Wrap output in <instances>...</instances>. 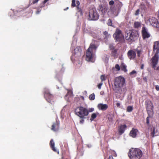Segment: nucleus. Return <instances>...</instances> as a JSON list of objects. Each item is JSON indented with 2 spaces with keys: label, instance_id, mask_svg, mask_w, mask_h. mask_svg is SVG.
<instances>
[{
  "label": "nucleus",
  "instance_id": "nucleus-30",
  "mask_svg": "<svg viewBox=\"0 0 159 159\" xmlns=\"http://www.w3.org/2000/svg\"><path fill=\"white\" fill-rule=\"evenodd\" d=\"M133 106H128L126 109V111L128 112H131L133 110Z\"/></svg>",
  "mask_w": 159,
  "mask_h": 159
},
{
  "label": "nucleus",
  "instance_id": "nucleus-29",
  "mask_svg": "<svg viewBox=\"0 0 159 159\" xmlns=\"http://www.w3.org/2000/svg\"><path fill=\"white\" fill-rule=\"evenodd\" d=\"M110 10L112 13L113 14H114L116 11V9L115 7L111 6L110 7Z\"/></svg>",
  "mask_w": 159,
  "mask_h": 159
},
{
  "label": "nucleus",
  "instance_id": "nucleus-15",
  "mask_svg": "<svg viewBox=\"0 0 159 159\" xmlns=\"http://www.w3.org/2000/svg\"><path fill=\"white\" fill-rule=\"evenodd\" d=\"M142 38L143 39H148L151 36V35L147 31V30L145 27H143L142 28Z\"/></svg>",
  "mask_w": 159,
  "mask_h": 159
},
{
  "label": "nucleus",
  "instance_id": "nucleus-32",
  "mask_svg": "<svg viewBox=\"0 0 159 159\" xmlns=\"http://www.w3.org/2000/svg\"><path fill=\"white\" fill-rule=\"evenodd\" d=\"M76 8H77V10L78 11V12H80V14L82 15V9L80 7H79V6H77Z\"/></svg>",
  "mask_w": 159,
  "mask_h": 159
},
{
  "label": "nucleus",
  "instance_id": "nucleus-47",
  "mask_svg": "<svg viewBox=\"0 0 159 159\" xmlns=\"http://www.w3.org/2000/svg\"><path fill=\"white\" fill-rule=\"evenodd\" d=\"M155 89L157 91L159 90V86L157 85L155 86Z\"/></svg>",
  "mask_w": 159,
  "mask_h": 159
},
{
  "label": "nucleus",
  "instance_id": "nucleus-8",
  "mask_svg": "<svg viewBox=\"0 0 159 159\" xmlns=\"http://www.w3.org/2000/svg\"><path fill=\"white\" fill-rule=\"evenodd\" d=\"M159 59V55L155 54L151 59V66L152 68H155L157 65Z\"/></svg>",
  "mask_w": 159,
  "mask_h": 159
},
{
  "label": "nucleus",
  "instance_id": "nucleus-49",
  "mask_svg": "<svg viewBox=\"0 0 159 159\" xmlns=\"http://www.w3.org/2000/svg\"><path fill=\"white\" fill-rule=\"evenodd\" d=\"M41 10H38L36 12V13L37 14H39Z\"/></svg>",
  "mask_w": 159,
  "mask_h": 159
},
{
  "label": "nucleus",
  "instance_id": "nucleus-3",
  "mask_svg": "<svg viewBox=\"0 0 159 159\" xmlns=\"http://www.w3.org/2000/svg\"><path fill=\"white\" fill-rule=\"evenodd\" d=\"M75 115L80 118H86V116L88 115V109L82 106L77 107L75 110Z\"/></svg>",
  "mask_w": 159,
  "mask_h": 159
},
{
  "label": "nucleus",
  "instance_id": "nucleus-45",
  "mask_svg": "<svg viewBox=\"0 0 159 159\" xmlns=\"http://www.w3.org/2000/svg\"><path fill=\"white\" fill-rule=\"evenodd\" d=\"M136 72L135 71L133 70L130 73V75H132L134 74H136Z\"/></svg>",
  "mask_w": 159,
  "mask_h": 159
},
{
  "label": "nucleus",
  "instance_id": "nucleus-4",
  "mask_svg": "<svg viewBox=\"0 0 159 159\" xmlns=\"http://www.w3.org/2000/svg\"><path fill=\"white\" fill-rule=\"evenodd\" d=\"M97 46L91 43L89 48L88 49L86 53V60L87 61L93 62V58L94 54L93 53V49L96 50L97 48Z\"/></svg>",
  "mask_w": 159,
  "mask_h": 159
},
{
  "label": "nucleus",
  "instance_id": "nucleus-51",
  "mask_svg": "<svg viewBox=\"0 0 159 159\" xmlns=\"http://www.w3.org/2000/svg\"><path fill=\"white\" fill-rule=\"evenodd\" d=\"M116 106L118 107H120V104L119 103L117 102V103H116Z\"/></svg>",
  "mask_w": 159,
  "mask_h": 159
},
{
  "label": "nucleus",
  "instance_id": "nucleus-43",
  "mask_svg": "<svg viewBox=\"0 0 159 159\" xmlns=\"http://www.w3.org/2000/svg\"><path fill=\"white\" fill-rule=\"evenodd\" d=\"M114 4V2L113 0L110 1L109 2V4L110 5H112Z\"/></svg>",
  "mask_w": 159,
  "mask_h": 159
},
{
  "label": "nucleus",
  "instance_id": "nucleus-41",
  "mask_svg": "<svg viewBox=\"0 0 159 159\" xmlns=\"http://www.w3.org/2000/svg\"><path fill=\"white\" fill-rule=\"evenodd\" d=\"M81 119V120H80V124H83L84 122V119H85V118H80Z\"/></svg>",
  "mask_w": 159,
  "mask_h": 159
},
{
  "label": "nucleus",
  "instance_id": "nucleus-55",
  "mask_svg": "<svg viewBox=\"0 0 159 159\" xmlns=\"http://www.w3.org/2000/svg\"><path fill=\"white\" fill-rule=\"evenodd\" d=\"M98 40H100L101 41L102 40V39H99Z\"/></svg>",
  "mask_w": 159,
  "mask_h": 159
},
{
  "label": "nucleus",
  "instance_id": "nucleus-13",
  "mask_svg": "<svg viewBox=\"0 0 159 159\" xmlns=\"http://www.w3.org/2000/svg\"><path fill=\"white\" fill-rule=\"evenodd\" d=\"M153 106L152 103L151 101H148L147 102L146 105V109L148 114H151L153 115Z\"/></svg>",
  "mask_w": 159,
  "mask_h": 159
},
{
  "label": "nucleus",
  "instance_id": "nucleus-46",
  "mask_svg": "<svg viewBox=\"0 0 159 159\" xmlns=\"http://www.w3.org/2000/svg\"><path fill=\"white\" fill-rule=\"evenodd\" d=\"M102 85V83H100L98 85V87L99 89H100L101 87V86Z\"/></svg>",
  "mask_w": 159,
  "mask_h": 159
},
{
  "label": "nucleus",
  "instance_id": "nucleus-16",
  "mask_svg": "<svg viewBox=\"0 0 159 159\" xmlns=\"http://www.w3.org/2000/svg\"><path fill=\"white\" fill-rule=\"evenodd\" d=\"M153 52L158 54L159 53V41L154 42L153 45Z\"/></svg>",
  "mask_w": 159,
  "mask_h": 159
},
{
  "label": "nucleus",
  "instance_id": "nucleus-23",
  "mask_svg": "<svg viewBox=\"0 0 159 159\" xmlns=\"http://www.w3.org/2000/svg\"><path fill=\"white\" fill-rule=\"evenodd\" d=\"M120 69L121 70L125 72H126L127 71V70L126 69V66L124 63H122L120 65Z\"/></svg>",
  "mask_w": 159,
  "mask_h": 159
},
{
  "label": "nucleus",
  "instance_id": "nucleus-28",
  "mask_svg": "<svg viewBox=\"0 0 159 159\" xmlns=\"http://www.w3.org/2000/svg\"><path fill=\"white\" fill-rule=\"evenodd\" d=\"M141 26L140 23L138 22H135L134 23V27L136 28H138Z\"/></svg>",
  "mask_w": 159,
  "mask_h": 159
},
{
  "label": "nucleus",
  "instance_id": "nucleus-7",
  "mask_svg": "<svg viewBox=\"0 0 159 159\" xmlns=\"http://www.w3.org/2000/svg\"><path fill=\"white\" fill-rule=\"evenodd\" d=\"M99 15L95 9L90 10L89 14V19L90 20H96L99 18Z\"/></svg>",
  "mask_w": 159,
  "mask_h": 159
},
{
  "label": "nucleus",
  "instance_id": "nucleus-31",
  "mask_svg": "<svg viewBox=\"0 0 159 159\" xmlns=\"http://www.w3.org/2000/svg\"><path fill=\"white\" fill-rule=\"evenodd\" d=\"M95 95L94 93L91 94L89 96V99L91 100H93L95 99Z\"/></svg>",
  "mask_w": 159,
  "mask_h": 159
},
{
  "label": "nucleus",
  "instance_id": "nucleus-35",
  "mask_svg": "<svg viewBox=\"0 0 159 159\" xmlns=\"http://www.w3.org/2000/svg\"><path fill=\"white\" fill-rule=\"evenodd\" d=\"M112 20L111 19H109L108 20V22L107 23V25L109 26H112Z\"/></svg>",
  "mask_w": 159,
  "mask_h": 159
},
{
  "label": "nucleus",
  "instance_id": "nucleus-26",
  "mask_svg": "<svg viewBox=\"0 0 159 159\" xmlns=\"http://www.w3.org/2000/svg\"><path fill=\"white\" fill-rule=\"evenodd\" d=\"M148 116L147 117L146 119V123L147 125H148L149 123V118H152V115H151V114L150 113L148 114Z\"/></svg>",
  "mask_w": 159,
  "mask_h": 159
},
{
  "label": "nucleus",
  "instance_id": "nucleus-20",
  "mask_svg": "<svg viewBox=\"0 0 159 159\" xmlns=\"http://www.w3.org/2000/svg\"><path fill=\"white\" fill-rule=\"evenodd\" d=\"M98 108L102 111L106 110L108 108V105L106 104H103L102 103L99 104L98 105Z\"/></svg>",
  "mask_w": 159,
  "mask_h": 159
},
{
  "label": "nucleus",
  "instance_id": "nucleus-27",
  "mask_svg": "<svg viewBox=\"0 0 159 159\" xmlns=\"http://www.w3.org/2000/svg\"><path fill=\"white\" fill-rule=\"evenodd\" d=\"M97 116V115L96 113H93L91 116L90 120L91 121H93Z\"/></svg>",
  "mask_w": 159,
  "mask_h": 159
},
{
  "label": "nucleus",
  "instance_id": "nucleus-33",
  "mask_svg": "<svg viewBox=\"0 0 159 159\" xmlns=\"http://www.w3.org/2000/svg\"><path fill=\"white\" fill-rule=\"evenodd\" d=\"M115 68L117 71H119L120 69V67L118 64H116L115 65Z\"/></svg>",
  "mask_w": 159,
  "mask_h": 159
},
{
  "label": "nucleus",
  "instance_id": "nucleus-9",
  "mask_svg": "<svg viewBox=\"0 0 159 159\" xmlns=\"http://www.w3.org/2000/svg\"><path fill=\"white\" fill-rule=\"evenodd\" d=\"M82 53V49L80 47L77 46L74 50L73 54L74 57L79 58L81 57Z\"/></svg>",
  "mask_w": 159,
  "mask_h": 159
},
{
  "label": "nucleus",
  "instance_id": "nucleus-11",
  "mask_svg": "<svg viewBox=\"0 0 159 159\" xmlns=\"http://www.w3.org/2000/svg\"><path fill=\"white\" fill-rule=\"evenodd\" d=\"M139 7L141 10L146 12L148 9L151 8V5L148 2H146L145 4L142 2L139 5Z\"/></svg>",
  "mask_w": 159,
  "mask_h": 159
},
{
  "label": "nucleus",
  "instance_id": "nucleus-54",
  "mask_svg": "<svg viewBox=\"0 0 159 159\" xmlns=\"http://www.w3.org/2000/svg\"><path fill=\"white\" fill-rule=\"evenodd\" d=\"M144 68V65L143 64H142L141 66V69H143Z\"/></svg>",
  "mask_w": 159,
  "mask_h": 159
},
{
  "label": "nucleus",
  "instance_id": "nucleus-10",
  "mask_svg": "<svg viewBox=\"0 0 159 159\" xmlns=\"http://www.w3.org/2000/svg\"><path fill=\"white\" fill-rule=\"evenodd\" d=\"M44 96L45 98L48 102L51 104L54 102L53 95L49 92H45L44 93Z\"/></svg>",
  "mask_w": 159,
  "mask_h": 159
},
{
  "label": "nucleus",
  "instance_id": "nucleus-19",
  "mask_svg": "<svg viewBox=\"0 0 159 159\" xmlns=\"http://www.w3.org/2000/svg\"><path fill=\"white\" fill-rule=\"evenodd\" d=\"M127 128L126 125H121L119 126L118 128V132L120 135L122 134L124 132Z\"/></svg>",
  "mask_w": 159,
  "mask_h": 159
},
{
  "label": "nucleus",
  "instance_id": "nucleus-48",
  "mask_svg": "<svg viewBox=\"0 0 159 159\" xmlns=\"http://www.w3.org/2000/svg\"><path fill=\"white\" fill-rule=\"evenodd\" d=\"M49 0H44L43 2V4L44 6H43V7H44V4L46 3Z\"/></svg>",
  "mask_w": 159,
  "mask_h": 159
},
{
  "label": "nucleus",
  "instance_id": "nucleus-18",
  "mask_svg": "<svg viewBox=\"0 0 159 159\" xmlns=\"http://www.w3.org/2000/svg\"><path fill=\"white\" fill-rule=\"evenodd\" d=\"M59 123L56 120L52 124L51 129L54 132L57 131L59 129Z\"/></svg>",
  "mask_w": 159,
  "mask_h": 159
},
{
  "label": "nucleus",
  "instance_id": "nucleus-40",
  "mask_svg": "<svg viewBox=\"0 0 159 159\" xmlns=\"http://www.w3.org/2000/svg\"><path fill=\"white\" fill-rule=\"evenodd\" d=\"M94 110L93 108H91L89 109L88 110V114H89V112H92Z\"/></svg>",
  "mask_w": 159,
  "mask_h": 159
},
{
  "label": "nucleus",
  "instance_id": "nucleus-50",
  "mask_svg": "<svg viewBox=\"0 0 159 159\" xmlns=\"http://www.w3.org/2000/svg\"><path fill=\"white\" fill-rule=\"evenodd\" d=\"M76 4H77V6H79L80 4V2L79 1H76Z\"/></svg>",
  "mask_w": 159,
  "mask_h": 159
},
{
  "label": "nucleus",
  "instance_id": "nucleus-25",
  "mask_svg": "<svg viewBox=\"0 0 159 159\" xmlns=\"http://www.w3.org/2000/svg\"><path fill=\"white\" fill-rule=\"evenodd\" d=\"M103 34L104 35L103 39H108L110 37V35L108 34L107 32L106 31H104L103 33Z\"/></svg>",
  "mask_w": 159,
  "mask_h": 159
},
{
  "label": "nucleus",
  "instance_id": "nucleus-37",
  "mask_svg": "<svg viewBox=\"0 0 159 159\" xmlns=\"http://www.w3.org/2000/svg\"><path fill=\"white\" fill-rule=\"evenodd\" d=\"M71 6L73 7H75L76 6L75 1V0H72Z\"/></svg>",
  "mask_w": 159,
  "mask_h": 159
},
{
  "label": "nucleus",
  "instance_id": "nucleus-52",
  "mask_svg": "<svg viewBox=\"0 0 159 159\" xmlns=\"http://www.w3.org/2000/svg\"><path fill=\"white\" fill-rule=\"evenodd\" d=\"M108 159H114L112 156H109V157Z\"/></svg>",
  "mask_w": 159,
  "mask_h": 159
},
{
  "label": "nucleus",
  "instance_id": "nucleus-36",
  "mask_svg": "<svg viewBox=\"0 0 159 159\" xmlns=\"http://www.w3.org/2000/svg\"><path fill=\"white\" fill-rule=\"evenodd\" d=\"M112 51L111 52L112 55L113 56H115L117 52V50L116 49H114L113 50H112Z\"/></svg>",
  "mask_w": 159,
  "mask_h": 159
},
{
  "label": "nucleus",
  "instance_id": "nucleus-1",
  "mask_svg": "<svg viewBox=\"0 0 159 159\" xmlns=\"http://www.w3.org/2000/svg\"><path fill=\"white\" fill-rule=\"evenodd\" d=\"M125 85V80L124 78L119 76L115 78L114 81V90L118 93L122 91V88Z\"/></svg>",
  "mask_w": 159,
  "mask_h": 159
},
{
  "label": "nucleus",
  "instance_id": "nucleus-14",
  "mask_svg": "<svg viewBox=\"0 0 159 159\" xmlns=\"http://www.w3.org/2000/svg\"><path fill=\"white\" fill-rule=\"evenodd\" d=\"M98 9L99 12H101L102 14L104 15L107 12L108 7L107 5H100L98 7Z\"/></svg>",
  "mask_w": 159,
  "mask_h": 159
},
{
  "label": "nucleus",
  "instance_id": "nucleus-17",
  "mask_svg": "<svg viewBox=\"0 0 159 159\" xmlns=\"http://www.w3.org/2000/svg\"><path fill=\"white\" fill-rule=\"evenodd\" d=\"M127 55L129 59H133L136 57V54L134 51L130 50L128 52Z\"/></svg>",
  "mask_w": 159,
  "mask_h": 159
},
{
  "label": "nucleus",
  "instance_id": "nucleus-2",
  "mask_svg": "<svg viewBox=\"0 0 159 159\" xmlns=\"http://www.w3.org/2000/svg\"><path fill=\"white\" fill-rule=\"evenodd\" d=\"M142 155V152L138 148H131L128 153L130 159H140Z\"/></svg>",
  "mask_w": 159,
  "mask_h": 159
},
{
  "label": "nucleus",
  "instance_id": "nucleus-24",
  "mask_svg": "<svg viewBox=\"0 0 159 159\" xmlns=\"http://www.w3.org/2000/svg\"><path fill=\"white\" fill-rule=\"evenodd\" d=\"M135 51L137 53L138 56L139 57L141 54L142 51V49L141 48L138 47L136 49H134Z\"/></svg>",
  "mask_w": 159,
  "mask_h": 159
},
{
  "label": "nucleus",
  "instance_id": "nucleus-12",
  "mask_svg": "<svg viewBox=\"0 0 159 159\" xmlns=\"http://www.w3.org/2000/svg\"><path fill=\"white\" fill-rule=\"evenodd\" d=\"M149 20L150 24L156 28H159V23L156 18L152 17L150 18Z\"/></svg>",
  "mask_w": 159,
  "mask_h": 159
},
{
  "label": "nucleus",
  "instance_id": "nucleus-53",
  "mask_svg": "<svg viewBox=\"0 0 159 159\" xmlns=\"http://www.w3.org/2000/svg\"><path fill=\"white\" fill-rule=\"evenodd\" d=\"M153 69L155 70H159V66H158L157 67H156L155 68Z\"/></svg>",
  "mask_w": 159,
  "mask_h": 159
},
{
  "label": "nucleus",
  "instance_id": "nucleus-39",
  "mask_svg": "<svg viewBox=\"0 0 159 159\" xmlns=\"http://www.w3.org/2000/svg\"><path fill=\"white\" fill-rule=\"evenodd\" d=\"M140 10L139 9H138L135 12V13L134 14V15L135 16H138L139 15V12Z\"/></svg>",
  "mask_w": 159,
  "mask_h": 159
},
{
  "label": "nucleus",
  "instance_id": "nucleus-21",
  "mask_svg": "<svg viewBox=\"0 0 159 159\" xmlns=\"http://www.w3.org/2000/svg\"><path fill=\"white\" fill-rule=\"evenodd\" d=\"M138 132V130L137 129L133 128L130 131L129 135L133 138H135Z\"/></svg>",
  "mask_w": 159,
  "mask_h": 159
},
{
  "label": "nucleus",
  "instance_id": "nucleus-34",
  "mask_svg": "<svg viewBox=\"0 0 159 159\" xmlns=\"http://www.w3.org/2000/svg\"><path fill=\"white\" fill-rule=\"evenodd\" d=\"M109 47L110 49L111 50L115 49V48L113 45L112 44H110L109 45Z\"/></svg>",
  "mask_w": 159,
  "mask_h": 159
},
{
  "label": "nucleus",
  "instance_id": "nucleus-6",
  "mask_svg": "<svg viewBox=\"0 0 159 159\" xmlns=\"http://www.w3.org/2000/svg\"><path fill=\"white\" fill-rule=\"evenodd\" d=\"M113 36L116 42H120L124 39V36L122 31L118 28L116 29Z\"/></svg>",
  "mask_w": 159,
  "mask_h": 159
},
{
  "label": "nucleus",
  "instance_id": "nucleus-5",
  "mask_svg": "<svg viewBox=\"0 0 159 159\" xmlns=\"http://www.w3.org/2000/svg\"><path fill=\"white\" fill-rule=\"evenodd\" d=\"M125 38L129 42L132 43L137 39L138 34L135 31H130L129 33H126Z\"/></svg>",
  "mask_w": 159,
  "mask_h": 159
},
{
  "label": "nucleus",
  "instance_id": "nucleus-44",
  "mask_svg": "<svg viewBox=\"0 0 159 159\" xmlns=\"http://www.w3.org/2000/svg\"><path fill=\"white\" fill-rule=\"evenodd\" d=\"M108 119L109 120L110 122H112L113 121V118L112 117H109L108 118Z\"/></svg>",
  "mask_w": 159,
  "mask_h": 159
},
{
  "label": "nucleus",
  "instance_id": "nucleus-38",
  "mask_svg": "<svg viewBox=\"0 0 159 159\" xmlns=\"http://www.w3.org/2000/svg\"><path fill=\"white\" fill-rule=\"evenodd\" d=\"M100 79L102 81L105 80L106 79L104 75H101L100 77Z\"/></svg>",
  "mask_w": 159,
  "mask_h": 159
},
{
  "label": "nucleus",
  "instance_id": "nucleus-22",
  "mask_svg": "<svg viewBox=\"0 0 159 159\" xmlns=\"http://www.w3.org/2000/svg\"><path fill=\"white\" fill-rule=\"evenodd\" d=\"M50 145L52 150L54 152H57L58 153H59V152L55 147V143L52 139L50 143Z\"/></svg>",
  "mask_w": 159,
  "mask_h": 159
},
{
  "label": "nucleus",
  "instance_id": "nucleus-42",
  "mask_svg": "<svg viewBox=\"0 0 159 159\" xmlns=\"http://www.w3.org/2000/svg\"><path fill=\"white\" fill-rule=\"evenodd\" d=\"M155 134V129L154 128L153 129V130L152 131L151 133V135L152 136V137H154Z\"/></svg>",
  "mask_w": 159,
  "mask_h": 159
}]
</instances>
